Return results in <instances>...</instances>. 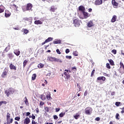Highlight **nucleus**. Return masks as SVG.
Masks as SVG:
<instances>
[{
    "label": "nucleus",
    "instance_id": "obj_62",
    "mask_svg": "<svg viewBox=\"0 0 124 124\" xmlns=\"http://www.w3.org/2000/svg\"><path fill=\"white\" fill-rule=\"evenodd\" d=\"M92 11H93V9L92 8H89L88 9V12H92Z\"/></svg>",
    "mask_w": 124,
    "mask_h": 124
},
{
    "label": "nucleus",
    "instance_id": "obj_47",
    "mask_svg": "<svg viewBox=\"0 0 124 124\" xmlns=\"http://www.w3.org/2000/svg\"><path fill=\"white\" fill-rule=\"evenodd\" d=\"M20 119H21V118H20V117H16L15 118V120H16V121H17L18 122H19V121H20Z\"/></svg>",
    "mask_w": 124,
    "mask_h": 124
},
{
    "label": "nucleus",
    "instance_id": "obj_59",
    "mask_svg": "<svg viewBox=\"0 0 124 124\" xmlns=\"http://www.w3.org/2000/svg\"><path fill=\"white\" fill-rule=\"evenodd\" d=\"M61 110L60 108H56V112H59Z\"/></svg>",
    "mask_w": 124,
    "mask_h": 124
},
{
    "label": "nucleus",
    "instance_id": "obj_16",
    "mask_svg": "<svg viewBox=\"0 0 124 124\" xmlns=\"http://www.w3.org/2000/svg\"><path fill=\"white\" fill-rule=\"evenodd\" d=\"M10 68L12 70H17V67H16L13 64L11 63L10 65Z\"/></svg>",
    "mask_w": 124,
    "mask_h": 124
},
{
    "label": "nucleus",
    "instance_id": "obj_49",
    "mask_svg": "<svg viewBox=\"0 0 124 124\" xmlns=\"http://www.w3.org/2000/svg\"><path fill=\"white\" fill-rule=\"evenodd\" d=\"M69 52H70V50H69V49L67 48V49L65 50V53H66V54H68V53H69Z\"/></svg>",
    "mask_w": 124,
    "mask_h": 124
},
{
    "label": "nucleus",
    "instance_id": "obj_51",
    "mask_svg": "<svg viewBox=\"0 0 124 124\" xmlns=\"http://www.w3.org/2000/svg\"><path fill=\"white\" fill-rule=\"evenodd\" d=\"M120 109L121 110H122L121 111V114H124V107L122 108H120Z\"/></svg>",
    "mask_w": 124,
    "mask_h": 124
},
{
    "label": "nucleus",
    "instance_id": "obj_1",
    "mask_svg": "<svg viewBox=\"0 0 124 124\" xmlns=\"http://www.w3.org/2000/svg\"><path fill=\"white\" fill-rule=\"evenodd\" d=\"M14 93H15V91L14 90V89L12 88H9L8 90L5 91V93L8 97L9 95L13 94Z\"/></svg>",
    "mask_w": 124,
    "mask_h": 124
},
{
    "label": "nucleus",
    "instance_id": "obj_21",
    "mask_svg": "<svg viewBox=\"0 0 124 124\" xmlns=\"http://www.w3.org/2000/svg\"><path fill=\"white\" fill-rule=\"evenodd\" d=\"M53 44H62V40H56L53 42Z\"/></svg>",
    "mask_w": 124,
    "mask_h": 124
},
{
    "label": "nucleus",
    "instance_id": "obj_53",
    "mask_svg": "<svg viewBox=\"0 0 124 124\" xmlns=\"http://www.w3.org/2000/svg\"><path fill=\"white\" fill-rule=\"evenodd\" d=\"M30 115H31V112H26V117H28V116H30Z\"/></svg>",
    "mask_w": 124,
    "mask_h": 124
},
{
    "label": "nucleus",
    "instance_id": "obj_52",
    "mask_svg": "<svg viewBox=\"0 0 124 124\" xmlns=\"http://www.w3.org/2000/svg\"><path fill=\"white\" fill-rule=\"evenodd\" d=\"M53 119L54 120H57V119H59V117L57 115H54L53 116Z\"/></svg>",
    "mask_w": 124,
    "mask_h": 124
},
{
    "label": "nucleus",
    "instance_id": "obj_9",
    "mask_svg": "<svg viewBox=\"0 0 124 124\" xmlns=\"http://www.w3.org/2000/svg\"><path fill=\"white\" fill-rule=\"evenodd\" d=\"M83 14L84 17L85 19H87V18H89L91 16V15L90 14H88L87 12H84L82 13Z\"/></svg>",
    "mask_w": 124,
    "mask_h": 124
},
{
    "label": "nucleus",
    "instance_id": "obj_13",
    "mask_svg": "<svg viewBox=\"0 0 124 124\" xmlns=\"http://www.w3.org/2000/svg\"><path fill=\"white\" fill-rule=\"evenodd\" d=\"M56 10H57V8L55 7V6H51L49 8L50 12H55Z\"/></svg>",
    "mask_w": 124,
    "mask_h": 124
},
{
    "label": "nucleus",
    "instance_id": "obj_42",
    "mask_svg": "<svg viewBox=\"0 0 124 124\" xmlns=\"http://www.w3.org/2000/svg\"><path fill=\"white\" fill-rule=\"evenodd\" d=\"M4 12V9L3 7H0V13H2V12Z\"/></svg>",
    "mask_w": 124,
    "mask_h": 124
},
{
    "label": "nucleus",
    "instance_id": "obj_31",
    "mask_svg": "<svg viewBox=\"0 0 124 124\" xmlns=\"http://www.w3.org/2000/svg\"><path fill=\"white\" fill-rule=\"evenodd\" d=\"M54 62H61V63L62 62V60L56 58H55V60Z\"/></svg>",
    "mask_w": 124,
    "mask_h": 124
},
{
    "label": "nucleus",
    "instance_id": "obj_40",
    "mask_svg": "<svg viewBox=\"0 0 124 124\" xmlns=\"http://www.w3.org/2000/svg\"><path fill=\"white\" fill-rule=\"evenodd\" d=\"M119 117H120V114L119 113H116L115 119L118 120H120V118Z\"/></svg>",
    "mask_w": 124,
    "mask_h": 124
},
{
    "label": "nucleus",
    "instance_id": "obj_15",
    "mask_svg": "<svg viewBox=\"0 0 124 124\" xmlns=\"http://www.w3.org/2000/svg\"><path fill=\"white\" fill-rule=\"evenodd\" d=\"M31 123V119L29 117H26V119L24 120V124H29Z\"/></svg>",
    "mask_w": 124,
    "mask_h": 124
},
{
    "label": "nucleus",
    "instance_id": "obj_60",
    "mask_svg": "<svg viewBox=\"0 0 124 124\" xmlns=\"http://www.w3.org/2000/svg\"><path fill=\"white\" fill-rule=\"evenodd\" d=\"M13 29L16 31H19V27L14 28Z\"/></svg>",
    "mask_w": 124,
    "mask_h": 124
},
{
    "label": "nucleus",
    "instance_id": "obj_29",
    "mask_svg": "<svg viewBox=\"0 0 124 124\" xmlns=\"http://www.w3.org/2000/svg\"><path fill=\"white\" fill-rule=\"evenodd\" d=\"M35 79H36V74H34L32 75L31 80H32V81H34Z\"/></svg>",
    "mask_w": 124,
    "mask_h": 124
},
{
    "label": "nucleus",
    "instance_id": "obj_34",
    "mask_svg": "<svg viewBox=\"0 0 124 124\" xmlns=\"http://www.w3.org/2000/svg\"><path fill=\"white\" fill-rule=\"evenodd\" d=\"M95 72V70H94V69L92 71V73H91V77H93V76H94V73Z\"/></svg>",
    "mask_w": 124,
    "mask_h": 124
},
{
    "label": "nucleus",
    "instance_id": "obj_26",
    "mask_svg": "<svg viewBox=\"0 0 124 124\" xmlns=\"http://www.w3.org/2000/svg\"><path fill=\"white\" fill-rule=\"evenodd\" d=\"M40 98L42 100L44 101V100H46V96H45V95H44V94H42L40 95Z\"/></svg>",
    "mask_w": 124,
    "mask_h": 124
},
{
    "label": "nucleus",
    "instance_id": "obj_61",
    "mask_svg": "<svg viewBox=\"0 0 124 124\" xmlns=\"http://www.w3.org/2000/svg\"><path fill=\"white\" fill-rule=\"evenodd\" d=\"M13 6H14V7H15L16 9H17V8H18V7L17 6V5L15 4H13Z\"/></svg>",
    "mask_w": 124,
    "mask_h": 124
},
{
    "label": "nucleus",
    "instance_id": "obj_32",
    "mask_svg": "<svg viewBox=\"0 0 124 124\" xmlns=\"http://www.w3.org/2000/svg\"><path fill=\"white\" fill-rule=\"evenodd\" d=\"M38 68H43V67H44V64L40 63L38 65Z\"/></svg>",
    "mask_w": 124,
    "mask_h": 124
},
{
    "label": "nucleus",
    "instance_id": "obj_36",
    "mask_svg": "<svg viewBox=\"0 0 124 124\" xmlns=\"http://www.w3.org/2000/svg\"><path fill=\"white\" fill-rule=\"evenodd\" d=\"M22 31H23L24 33H25V34H27V33H29V30L27 29H23Z\"/></svg>",
    "mask_w": 124,
    "mask_h": 124
},
{
    "label": "nucleus",
    "instance_id": "obj_17",
    "mask_svg": "<svg viewBox=\"0 0 124 124\" xmlns=\"http://www.w3.org/2000/svg\"><path fill=\"white\" fill-rule=\"evenodd\" d=\"M56 60V58L49 56L47 58V61H49V62H55Z\"/></svg>",
    "mask_w": 124,
    "mask_h": 124
},
{
    "label": "nucleus",
    "instance_id": "obj_33",
    "mask_svg": "<svg viewBox=\"0 0 124 124\" xmlns=\"http://www.w3.org/2000/svg\"><path fill=\"white\" fill-rule=\"evenodd\" d=\"M6 103H7V102H6L5 101H0V106H1V105H2V104H6Z\"/></svg>",
    "mask_w": 124,
    "mask_h": 124
},
{
    "label": "nucleus",
    "instance_id": "obj_8",
    "mask_svg": "<svg viewBox=\"0 0 124 124\" xmlns=\"http://www.w3.org/2000/svg\"><path fill=\"white\" fill-rule=\"evenodd\" d=\"M11 16V13H10L9 11L7 10L5 11V16L6 17V18H8V17H10Z\"/></svg>",
    "mask_w": 124,
    "mask_h": 124
},
{
    "label": "nucleus",
    "instance_id": "obj_25",
    "mask_svg": "<svg viewBox=\"0 0 124 124\" xmlns=\"http://www.w3.org/2000/svg\"><path fill=\"white\" fill-rule=\"evenodd\" d=\"M46 99L47 100H52V97H51V93H49L48 94L46 95Z\"/></svg>",
    "mask_w": 124,
    "mask_h": 124
},
{
    "label": "nucleus",
    "instance_id": "obj_3",
    "mask_svg": "<svg viewBox=\"0 0 124 124\" xmlns=\"http://www.w3.org/2000/svg\"><path fill=\"white\" fill-rule=\"evenodd\" d=\"M73 24L75 27H79L80 26V22H79V19L76 17L73 18Z\"/></svg>",
    "mask_w": 124,
    "mask_h": 124
},
{
    "label": "nucleus",
    "instance_id": "obj_50",
    "mask_svg": "<svg viewBox=\"0 0 124 124\" xmlns=\"http://www.w3.org/2000/svg\"><path fill=\"white\" fill-rule=\"evenodd\" d=\"M56 52H57V54H59V55H61V51H60V49H57L56 50Z\"/></svg>",
    "mask_w": 124,
    "mask_h": 124
},
{
    "label": "nucleus",
    "instance_id": "obj_55",
    "mask_svg": "<svg viewBox=\"0 0 124 124\" xmlns=\"http://www.w3.org/2000/svg\"><path fill=\"white\" fill-rule=\"evenodd\" d=\"M95 120V121H97V122H98V121H100V118L96 117Z\"/></svg>",
    "mask_w": 124,
    "mask_h": 124
},
{
    "label": "nucleus",
    "instance_id": "obj_7",
    "mask_svg": "<svg viewBox=\"0 0 124 124\" xmlns=\"http://www.w3.org/2000/svg\"><path fill=\"white\" fill-rule=\"evenodd\" d=\"M93 26H94V24H93V21L90 20V21L87 23V27L88 28H92V27H93Z\"/></svg>",
    "mask_w": 124,
    "mask_h": 124
},
{
    "label": "nucleus",
    "instance_id": "obj_12",
    "mask_svg": "<svg viewBox=\"0 0 124 124\" xmlns=\"http://www.w3.org/2000/svg\"><path fill=\"white\" fill-rule=\"evenodd\" d=\"M78 10L79 11H81L82 13H83V12H84L85 10H86V9L85 8L84 6L81 5L78 7Z\"/></svg>",
    "mask_w": 124,
    "mask_h": 124
},
{
    "label": "nucleus",
    "instance_id": "obj_5",
    "mask_svg": "<svg viewBox=\"0 0 124 124\" xmlns=\"http://www.w3.org/2000/svg\"><path fill=\"white\" fill-rule=\"evenodd\" d=\"M50 41H53V38L48 37L43 43H42V45H44L46 44V43H48V42H50Z\"/></svg>",
    "mask_w": 124,
    "mask_h": 124
},
{
    "label": "nucleus",
    "instance_id": "obj_48",
    "mask_svg": "<svg viewBox=\"0 0 124 124\" xmlns=\"http://www.w3.org/2000/svg\"><path fill=\"white\" fill-rule=\"evenodd\" d=\"M66 59H69V60H71L72 59V57L71 56H66Z\"/></svg>",
    "mask_w": 124,
    "mask_h": 124
},
{
    "label": "nucleus",
    "instance_id": "obj_39",
    "mask_svg": "<svg viewBox=\"0 0 124 124\" xmlns=\"http://www.w3.org/2000/svg\"><path fill=\"white\" fill-rule=\"evenodd\" d=\"M8 58H9V59H12V58H13L14 56L12 53H9V54H8Z\"/></svg>",
    "mask_w": 124,
    "mask_h": 124
},
{
    "label": "nucleus",
    "instance_id": "obj_37",
    "mask_svg": "<svg viewBox=\"0 0 124 124\" xmlns=\"http://www.w3.org/2000/svg\"><path fill=\"white\" fill-rule=\"evenodd\" d=\"M64 115H65V112H61L59 114V117H60V118H62Z\"/></svg>",
    "mask_w": 124,
    "mask_h": 124
},
{
    "label": "nucleus",
    "instance_id": "obj_19",
    "mask_svg": "<svg viewBox=\"0 0 124 124\" xmlns=\"http://www.w3.org/2000/svg\"><path fill=\"white\" fill-rule=\"evenodd\" d=\"M7 76V72L5 70H4V71L3 72L1 75V77L2 78H5V77H6Z\"/></svg>",
    "mask_w": 124,
    "mask_h": 124
},
{
    "label": "nucleus",
    "instance_id": "obj_54",
    "mask_svg": "<svg viewBox=\"0 0 124 124\" xmlns=\"http://www.w3.org/2000/svg\"><path fill=\"white\" fill-rule=\"evenodd\" d=\"M84 96H87V95H88V91H86L84 92Z\"/></svg>",
    "mask_w": 124,
    "mask_h": 124
},
{
    "label": "nucleus",
    "instance_id": "obj_6",
    "mask_svg": "<svg viewBox=\"0 0 124 124\" xmlns=\"http://www.w3.org/2000/svg\"><path fill=\"white\" fill-rule=\"evenodd\" d=\"M103 3V0H96L94 2L95 5H101Z\"/></svg>",
    "mask_w": 124,
    "mask_h": 124
},
{
    "label": "nucleus",
    "instance_id": "obj_22",
    "mask_svg": "<svg viewBox=\"0 0 124 124\" xmlns=\"http://www.w3.org/2000/svg\"><path fill=\"white\" fill-rule=\"evenodd\" d=\"M117 16L114 15L111 20V23H115L116 22V20H117Z\"/></svg>",
    "mask_w": 124,
    "mask_h": 124
},
{
    "label": "nucleus",
    "instance_id": "obj_43",
    "mask_svg": "<svg viewBox=\"0 0 124 124\" xmlns=\"http://www.w3.org/2000/svg\"><path fill=\"white\" fill-rule=\"evenodd\" d=\"M106 67L108 69H110L111 68V66H110V64H109V63H106Z\"/></svg>",
    "mask_w": 124,
    "mask_h": 124
},
{
    "label": "nucleus",
    "instance_id": "obj_18",
    "mask_svg": "<svg viewBox=\"0 0 124 124\" xmlns=\"http://www.w3.org/2000/svg\"><path fill=\"white\" fill-rule=\"evenodd\" d=\"M35 25H42L43 22L41 21L40 20H35L34 22Z\"/></svg>",
    "mask_w": 124,
    "mask_h": 124
},
{
    "label": "nucleus",
    "instance_id": "obj_64",
    "mask_svg": "<svg viewBox=\"0 0 124 124\" xmlns=\"http://www.w3.org/2000/svg\"><path fill=\"white\" fill-rule=\"evenodd\" d=\"M111 95H115V92H113L111 93Z\"/></svg>",
    "mask_w": 124,
    "mask_h": 124
},
{
    "label": "nucleus",
    "instance_id": "obj_4",
    "mask_svg": "<svg viewBox=\"0 0 124 124\" xmlns=\"http://www.w3.org/2000/svg\"><path fill=\"white\" fill-rule=\"evenodd\" d=\"M85 114L86 115H91L93 113V108L91 107H87L85 109Z\"/></svg>",
    "mask_w": 124,
    "mask_h": 124
},
{
    "label": "nucleus",
    "instance_id": "obj_2",
    "mask_svg": "<svg viewBox=\"0 0 124 124\" xmlns=\"http://www.w3.org/2000/svg\"><path fill=\"white\" fill-rule=\"evenodd\" d=\"M11 114L9 112L7 113V124H11L13 123V118H10Z\"/></svg>",
    "mask_w": 124,
    "mask_h": 124
},
{
    "label": "nucleus",
    "instance_id": "obj_44",
    "mask_svg": "<svg viewBox=\"0 0 124 124\" xmlns=\"http://www.w3.org/2000/svg\"><path fill=\"white\" fill-rule=\"evenodd\" d=\"M121 104V103L120 102H116L115 103V105L116 106H117V107H119V106H120Z\"/></svg>",
    "mask_w": 124,
    "mask_h": 124
},
{
    "label": "nucleus",
    "instance_id": "obj_23",
    "mask_svg": "<svg viewBox=\"0 0 124 124\" xmlns=\"http://www.w3.org/2000/svg\"><path fill=\"white\" fill-rule=\"evenodd\" d=\"M74 118H75L76 120H78L80 118V113L78 112L77 113L76 115H74Z\"/></svg>",
    "mask_w": 124,
    "mask_h": 124
},
{
    "label": "nucleus",
    "instance_id": "obj_38",
    "mask_svg": "<svg viewBox=\"0 0 124 124\" xmlns=\"http://www.w3.org/2000/svg\"><path fill=\"white\" fill-rule=\"evenodd\" d=\"M24 102H25L26 105H29V101H28L27 97H25V100H24Z\"/></svg>",
    "mask_w": 124,
    "mask_h": 124
},
{
    "label": "nucleus",
    "instance_id": "obj_35",
    "mask_svg": "<svg viewBox=\"0 0 124 124\" xmlns=\"http://www.w3.org/2000/svg\"><path fill=\"white\" fill-rule=\"evenodd\" d=\"M77 87L79 89L78 92H81V90H82V87L80 86V84L78 83Z\"/></svg>",
    "mask_w": 124,
    "mask_h": 124
},
{
    "label": "nucleus",
    "instance_id": "obj_45",
    "mask_svg": "<svg viewBox=\"0 0 124 124\" xmlns=\"http://www.w3.org/2000/svg\"><path fill=\"white\" fill-rule=\"evenodd\" d=\"M44 109H45V111H46V112H47L50 111V108H48V107H45Z\"/></svg>",
    "mask_w": 124,
    "mask_h": 124
},
{
    "label": "nucleus",
    "instance_id": "obj_57",
    "mask_svg": "<svg viewBox=\"0 0 124 124\" xmlns=\"http://www.w3.org/2000/svg\"><path fill=\"white\" fill-rule=\"evenodd\" d=\"M104 76H107V77H110L109 74H107L106 73H104Z\"/></svg>",
    "mask_w": 124,
    "mask_h": 124
},
{
    "label": "nucleus",
    "instance_id": "obj_11",
    "mask_svg": "<svg viewBox=\"0 0 124 124\" xmlns=\"http://www.w3.org/2000/svg\"><path fill=\"white\" fill-rule=\"evenodd\" d=\"M31 8H32V4L31 3H28L26 7V10H31Z\"/></svg>",
    "mask_w": 124,
    "mask_h": 124
},
{
    "label": "nucleus",
    "instance_id": "obj_24",
    "mask_svg": "<svg viewBox=\"0 0 124 124\" xmlns=\"http://www.w3.org/2000/svg\"><path fill=\"white\" fill-rule=\"evenodd\" d=\"M64 75L66 76V79H67V80H68L69 78H70V75H69V74H67V72H65L64 73Z\"/></svg>",
    "mask_w": 124,
    "mask_h": 124
},
{
    "label": "nucleus",
    "instance_id": "obj_46",
    "mask_svg": "<svg viewBox=\"0 0 124 124\" xmlns=\"http://www.w3.org/2000/svg\"><path fill=\"white\" fill-rule=\"evenodd\" d=\"M111 52L114 54V55H116V54H117V50L116 49H113Z\"/></svg>",
    "mask_w": 124,
    "mask_h": 124
},
{
    "label": "nucleus",
    "instance_id": "obj_14",
    "mask_svg": "<svg viewBox=\"0 0 124 124\" xmlns=\"http://www.w3.org/2000/svg\"><path fill=\"white\" fill-rule=\"evenodd\" d=\"M111 3L113 6H115L116 7L119 5V3L117 2L116 0H112Z\"/></svg>",
    "mask_w": 124,
    "mask_h": 124
},
{
    "label": "nucleus",
    "instance_id": "obj_30",
    "mask_svg": "<svg viewBox=\"0 0 124 124\" xmlns=\"http://www.w3.org/2000/svg\"><path fill=\"white\" fill-rule=\"evenodd\" d=\"M28 61L27 60H25L23 61V67H26V65H27V63H28Z\"/></svg>",
    "mask_w": 124,
    "mask_h": 124
},
{
    "label": "nucleus",
    "instance_id": "obj_58",
    "mask_svg": "<svg viewBox=\"0 0 124 124\" xmlns=\"http://www.w3.org/2000/svg\"><path fill=\"white\" fill-rule=\"evenodd\" d=\"M31 118L33 120H35V116L34 115L32 114V117Z\"/></svg>",
    "mask_w": 124,
    "mask_h": 124
},
{
    "label": "nucleus",
    "instance_id": "obj_20",
    "mask_svg": "<svg viewBox=\"0 0 124 124\" xmlns=\"http://www.w3.org/2000/svg\"><path fill=\"white\" fill-rule=\"evenodd\" d=\"M97 81H100V80H102V81H105L106 80V78L104 77H99L97 78Z\"/></svg>",
    "mask_w": 124,
    "mask_h": 124
},
{
    "label": "nucleus",
    "instance_id": "obj_27",
    "mask_svg": "<svg viewBox=\"0 0 124 124\" xmlns=\"http://www.w3.org/2000/svg\"><path fill=\"white\" fill-rule=\"evenodd\" d=\"M14 54L16 55V56H19L20 55V50L16 49L14 52Z\"/></svg>",
    "mask_w": 124,
    "mask_h": 124
},
{
    "label": "nucleus",
    "instance_id": "obj_41",
    "mask_svg": "<svg viewBox=\"0 0 124 124\" xmlns=\"http://www.w3.org/2000/svg\"><path fill=\"white\" fill-rule=\"evenodd\" d=\"M73 55L76 57H77V56H78V52H77V51H74L73 52Z\"/></svg>",
    "mask_w": 124,
    "mask_h": 124
},
{
    "label": "nucleus",
    "instance_id": "obj_63",
    "mask_svg": "<svg viewBox=\"0 0 124 124\" xmlns=\"http://www.w3.org/2000/svg\"><path fill=\"white\" fill-rule=\"evenodd\" d=\"M44 83L46 85H47V84H48V81H47V80L45 79Z\"/></svg>",
    "mask_w": 124,
    "mask_h": 124
},
{
    "label": "nucleus",
    "instance_id": "obj_56",
    "mask_svg": "<svg viewBox=\"0 0 124 124\" xmlns=\"http://www.w3.org/2000/svg\"><path fill=\"white\" fill-rule=\"evenodd\" d=\"M32 124H38V123H37V122H35V121H34V120H32Z\"/></svg>",
    "mask_w": 124,
    "mask_h": 124
},
{
    "label": "nucleus",
    "instance_id": "obj_10",
    "mask_svg": "<svg viewBox=\"0 0 124 124\" xmlns=\"http://www.w3.org/2000/svg\"><path fill=\"white\" fill-rule=\"evenodd\" d=\"M24 21H28V22H30V24H31L32 23V17H25L24 18Z\"/></svg>",
    "mask_w": 124,
    "mask_h": 124
},
{
    "label": "nucleus",
    "instance_id": "obj_28",
    "mask_svg": "<svg viewBox=\"0 0 124 124\" xmlns=\"http://www.w3.org/2000/svg\"><path fill=\"white\" fill-rule=\"evenodd\" d=\"M108 61L109 62L110 65H115V62H114V61H113V60L112 59H109L108 60Z\"/></svg>",
    "mask_w": 124,
    "mask_h": 124
}]
</instances>
